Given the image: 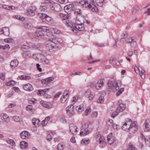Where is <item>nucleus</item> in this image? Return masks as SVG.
<instances>
[{"instance_id": "37", "label": "nucleus", "mask_w": 150, "mask_h": 150, "mask_svg": "<svg viewBox=\"0 0 150 150\" xmlns=\"http://www.w3.org/2000/svg\"><path fill=\"white\" fill-rule=\"evenodd\" d=\"M32 122L34 125L37 126L39 125L40 120L38 119L34 118L33 119Z\"/></svg>"}, {"instance_id": "50", "label": "nucleus", "mask_w": 150, "mask_h": 150, "mask_svg": "<svg viewBox=\"0 0 150 150\" xmlns=\"http://www.w3.org/2000/svg\"><path fill=\"white\" fill-rule=\"evenodd\" d=\"M139 8L138 6H136L134 7L132 11V14H135L137 11L139 10Z\"/></svg>"}, {"instance_id": "58", "label": "nucleus", "mask_w": 150, "mask_h": 150, "mask_svg": "<svg viewBox=\"0 0 150 150\" xmlns=\"http://www.w3.org/2000/svg\"><path fill=\"white\" fill-rule=\"evenodd\" d=\"M97 46L99 47H104L105 45L103 43L97 42L96 43Z\"/></svg>"}, {"instance_id": "10", "label": "nucleus", "mask_w": 150, "mask_h": 150, "mask_svg": "<svg viewBox=\"0 0 150 150\" xmlns=\"http://www.w3.org/2000/svg\"><path fill=\"white\" fill-rule=\"evenodd\" d=\"M36 9V7L33 5L29 8L27 11V15L29 16H33L35 14V11Z\"/></svg>"}, {"instance_id": "7", "label": "nucleus", "mask_w": 150, "mask_h": 150, "mask_svg": "<svg viewBox=\"0 0 150 150\" xmlns=\"http://www.w3.org/2000/svg\"><path fill=\"white\" fill-rule=\"evenodd\" d=\"M69 128L70 132L73 135H76L78 131L77 126L74 123H71L70 125Z\"/></svg>"}, {"instance_id": "1", "label": "nucleus", "mask_w": 150, "mask_h": 150, "mask_svg": "<svg viewBox=\"0 0 150 150\" xmlns=\"http://www.w3.org/2000/svg\"><path fill=\"white\" fill-rule=\"evenodd\" d=\"M50 30L46 26H41L39 27L37 31L35 33V35L38 37L40 36L41 38L44 39H48L50 42L47 44L46 48L50 51L52 48H56L58 47V42L55 40H51L49 39L47 37H50L52 35L50 33L48 34L47 33H49Z\"/></svg>"}, {"instance_id": "24", "label": "nucleus", "mask_w": 150, "mask_h": 150, "mask_svg": "<svg viewBox=\"0 0 150 150\" xmlns=\"http://www.w3.org/2000/svg\"><path fill=\"white\" fill-rule=\"evenodd\" d=\"M29 133L27 131H24L21 133V137L22 139H26L28 137Z\"/></svg>"}, {"instance_id": "61", "label": "nucleus", "mask_w": 150, "mask_h": 150, "mask_svg": "<svg viewBox=\"0 0 150 150\" xmlns=\"http://www.w3.org/2000/svg\"><path fill=\"white\" fill-rule=\"evenodd\" d=\"M32 48L34 50H37L40 47V46L38 45H33L32 46Z\"/></svg>"}, {"instance_id": "18", "label": "nucleus", "mask_w": 150, "mask_h": 150, "mask_svg": "<svg viewBox=\"0 0 150 150\" xmlns=\"http://www.w3.org/2000/svg\"><path fill=\"white\" fill-rule=\"evenodd\" d=\"M104 81L103 79H101L98 81L96 86L97 89L100 88L103 85Z\"/></svg>"}, {"instance_id": "34", "label": "nucleus", "mask_w": 150, "mask_h": 150, "mask_svg": "<svg viewBox=\"0 0 150 150\" xmlns=\"http://www.w3.org/2000/svg\"><path fill=\"white\" fill-rule=\"evenodd\" d=\"M76 110L79 112H81L84 110L83 105L82 104L77 106L76 108Z\"/></svg>"}, {"instance_id": "3", "label": "nucleus", "mask_w": 150, "mask_h": 150, "mask_svg": "<svg viewBox=\"0 0 150 150\" xmlns=\"http://www.w3.org/2000/svg\"><path fill=\"white\" fill-rule=\"evenodd\" d=\"M108 85L109 91H115L121 86V82L120 81H116L114 79H111L108 81Z\"/></svg>"}, {"instance_id": "57", "label": "nucleus", "mask_w": 150, "mask_h": 150, "mask_svg": "<svg viewBox=\"0 0 150 150\" xmlns=\"http://www.w3.org/2000/svg\"><path fill=\"white\" fill-rule=\"evenodd\" d=\"M134 38L133 37L130 38H128L127 39L126 41L127 43H131L134 40Z\"/></svg>"}, {"instance_id": "46", "label": "nucleus", "mask_w": 150, "mask_h": 150, "mask_svg": "<svg viewBox=\"0 0 150 150\" xmlns=\"http://www.w3.org/2000/svg\"><path fill=\"white\" fill-rule=\"evenodd\" d=\"M46 14L45 13H40L38 14V16L41 19H43L45 18Z\"/></svg>"}, {"instance_id": "17", "label": "nucleus", "mask_w": 150, "mask_h": 150, "mask_svg": "<svg viewBox=\"0 0 150 150\" xmlns=\"http://www.w3.org/2000/svg\"><path fill=\"white\" fill-rule=\"evenodd\" d=\"M6 141L9 144V147L10 148L12 149L13 147L15 146V144L13 140L7 138L6 139Z\"/></svg>"}, {"instance_id": "16", "label": "nucleus", "mask_w": 150, "mask_h": 150, "mask_svg": "<svg viewBox=\"0 0 150 150\" xmlns=\"http://www.w3.org/2000/svg\"><path fill=\"white\" fill-rule=\"evenodd\" d=\"M86 94L88 96L89 99L90 100H92L95 96V94L93 92H91L90 90H87L86 91Z\"/></svg>"}, {"instance_id": "33", "label": "nucleus", "mask_w": 150, "mask_h": 150, "mask_svg": "<svg viewBox=\"0 0 150 150\" xmlns=\"http://www.w3.org/2000/svg\"><path fill=\"white\" fill-rule=\"evenodd\" d=\"M50 117L49 116L46 117L45 119L42 121L41 123L42 125L44 126L46 125L48 121L50 120Z\"/></svg>"}, {"instance_id": "4", "label": "nucleus", "mask_w": 150, "mask_h": 150, "mask_svg": "<svg viewBox=\"0 0 150 150\" xmlns=\"http://www.w3.org/2000/svg\"><path fill=\"white\" fill-rule=\"evenodd\" d=\"M33 58L38 61H41L44 64H47L49 62V60L46 58L44 56L40 53H36L32 55Z\"/></svg>"}, {"instance_id": "11", "label": "nucleus", "mask_w": 150, "mask_h": 150, "mask_svg": "<svg viewBox=\"0 0 150 150\" xmlns=\"http://www.w3.org/2000/svg\"><path fill=\"white\" fill-rule=\"evenodd\" d=\"M129 130L130 134H133L135 133L137 130V126L135 122H133L132 123V124L131 125Z\"/></svg>"}, {"instance_id": "51", "label": "nucleus", "mask_w": 150, "mask_h": 150, "mask_svg": "<svg viewBox=\"0 0 150 150\" xmlns=\"http://www.w3.org/2000/svg\"><path fill=\"white\" fill-rule=\"evenodd\" d=\"M64 23L65 24V25L67 27L70 26V23L69 22V21L68 20H66L64 21Z\"/></svg>"}, {"instance_id": "49", "label": "nucleus", "mask_w": 150, "mask_h": 150, "mask_svg": "<svg viewBox=\"0 0 150 150\" xmlns=\"http://www.w3.org/2000/svg\"><path fill=\"white\" fill-rule=\"evenodd\" d=\"M124 89L123 88H121L117 92L116 95L117 96H118L121 94L124 91Z\"/></svg>"}, {"instance_id": "53", "label": "nucleus", "mask_w": 150, "mask_h": 150, "mask_svg": "<svg viewBox=\"0 0 150 150\" xmlns=\"http://www.w3.org/2000/svg\"><path fill=\"white\" fill-rule=\"evenodd\" d=\"M21 48L23 50H28L30 48L29 46L26 45H23L22 46Z\"/></svg>"}, {"instance_id": "44", "label": "nucleus", "mask_w": 150, "mask_h": 150, "mask_svg": "<svg viewBox=\"0 0 150 150\" xmlns=\"http://www.w3.org/2000/svg\"><path fill=\"white\" fill-rule=\"evenodd\" d=\"M104 99L103 96H100L99 97L98 99L97 100V102L98 103H103Z\"/></svg>"}, {"instance_id": "38", "label": "nucleus", "mask_w": 150, "mask_h": 150, "mask_svg": "<svg viewBox=\"0 0 150 150\" xmlns=\"http://www.w3.org/2000/svg\"><path fill=\"white\" fill-rule=\"evenodd\" d=\"M31 53L30 52L28 51L25 52L23 54V56L25 57V58H26L27 57H31Z\"/></svg>"}, {"instance_id": "63", "label": "nucleus", "mask_w": 150, "mask_h": 150, "mask_svg": "<svg viewBox=\"0 0 150 150\" xmlns=\"http://www.w3.org/2000/svg\"><path fill=\"white\" fill-rule=\"evenodd\" d=\"M60 121L63 123L66 122V120L65 119V117L64 116H62L60 118Z\"/></svg>"}, {"instance_id": "52", "label": "nucleus", "mask_w": 150, "mask_h": 150, "mask_svg": "<svg viewBox=\"0 0 150 150\" xmlns=\"http://www.w3.org/2000/svg\"><path fill=\"white\" fill-rule=\"evenodd\" d=\"M44 19H45L47 22H50L51 21V18L46 14Z\"/></svg>"}, {"instance_id": "56", "label": "nucleus", "mask_w": 150, "mask_h": 150, "mask_svg": "<svg viewBox=\"0 0 150 150\" xmlns=\"http://www.w3.org/2000/svg\"><path fill=\"white\" fill-rule=\"evenodd\" d=\"M98 113L97 112H93L91 114V116L93 117H97Z\"/></svg>"}, {"instance_id": "54", "label": "nucleus", "mask_w": 150, "mask_h": 150, "mask_svg": "<svg viewBox=\"0 0 150 150\" xmlns=\"http://www.w3.org/2000/svg\"><path fill=\"white\" fill-rule=\"evenodd\" d=\"M105 138L104 137L100 136V138L98 139V141L100 143H101L102 142L104 141Z\"/></svg>"}, {"instance_id": "59", "label": "nucleus", "mask_w": 150, "mask_h": 150, "mask_svg": "<svg viewBox=\"0 0 150 150\" xmlns=\"http://www.w3.org/2000/svg\"><path fill=\"white\" fill-rule=\"evenodd\" d=\"M9 48V46L8 45H4L1 46V49L3 50H5L6 48Z\"/></svg>"}, {"instance_id": "40", "label": "nucleus", "mask_w": 150, "mask_h": 150, "mask_svg": "<svg viewBox=\"0 0 150 150\" xmlns=\"http://www.w3.org/2000/svg\"><path fill=\"white\" fill-rule=\"evenodd\" d=\"M64 148V146L61 143H59L57 146L58 150H63Z\"/></svg>"}, {"instance_id": "36", "label": "nucleus", "mask_w": 150, "mask_h": 150, "mask_svg": "<svg viewBox=\"0 0 150 150\" xmlns=\"http://www.w3.org/2000/svg\"><path fill=\"white\" fill-rule=\"evenodd\" d=\"M28 146L27 142L25 141H22L20 143L21 147L22 149L26 148Z\"/></svg>"}, {"instance_id": "28", "label": "nucleus", "mask_w": 150, "mask_h": 150, "mask_svg": "<svg viewBox=\"0 0 150 150\" xmlns=\"http://www.w3.org/2000/svg\"><path fill=\"white\" fill-rule=\"evenodd\" d=\"M55 133L52 131H48L47 133V139L48 141H50L52 139V136L54 135Z\"/></svg>"}, {"instance_id": "47", "label": "nucleus", "mask_w": 150, "mask_h": 150, "mask_svg": "<svg viewBox=\"0 0 150 150\" xmlns=\"http://www.w3.org/2000/svg\"><path fill=\"white\" fill-rule=\"evenodd\" d=\"M13 120L17 122H20L21 121V119L19 117L15 116L13 117Z\"/></svg>"}, {"instance_id": "23", "label": "nucleus", "mask_w": 150, "mask_h": 150, "mask_svg": "<svg viewBox=\"0 0 150 150\" xmlns=\"http://www.w3.org/2000/svg\"><path fill=\"white\" fill-rule=\"evenodd\" d=\"M144 125L145 128V130L147 131L150 129V120H147L145 121Z\"/></svg>"}, {"instance_id": "12", "label": "nucleus", "mask_w": 150, "mask_h": 150, "mask_svg": "<svg viewBox=\"0 0 150 150\" xmlns=\"http://www.w3.org/2000/svg\"><path fill=\"white\" fill-rule=\"evenodd\" d=\"M50 8L52 10L56 11H59L61 9V6L57 3H54L50 6Z\"/></svg>"}, {"instance_id": "14", "label": "nucleus", "mask_w": 150, "mask_h": 150, "mask_svg": "<svg viewBox=\"0 0 150 150\" xmlns=\"http://www.w3.org/2000/svg\"><path fill=\"white\" fill-rule=\"evenodd\" d=\"M74 9V5L72 4L67 5L64 8V10L67 13L71 11H73Z\"/></svg>"}, {"instance_id": "43", "label": "nucleus", "mask_w": 150, "mask_h": 150, "mask_svg": "<svg viewBox=\"0 0 150 150\" xmlns=\"http://www.w3.org/2000/svg\"><path fill=\"white\" fill-rule=\"evenodd\" d=\"M26 110L28 111H32L34 110L33 106L31 105H28L26 107Z\"/></svg>"}, {"instance_id": "42", "label": "nucleus", "mask_w": 150, "mask_h": 150, "mask_svg": "<svg viewBox=\"0 0 150 150\" xmlns=\"http://www.w3.org/2000/svg\"><path fill=\"white\" fill-rule=\"evenodd\" d=\"M144 141L145 142L146 144L150 146V137L147 138L144 137Z\"/></svg>"}, {"instance_id": "55", "label": "nucleus", "mask_w": 150, "mask_h": 150, "mask_svg": "<svg viewBox=\"0 0 150 150\" xmlns=\"http://www.w3.org/2000/svg\"><path fill=\"white\" fill-rule=\"evenodd\" d=\"M74 13L76 14H81V10L78 9H76L74 11Z\"/></svg>"}, {"instance_id": "27", "label": "nucleus", "mask_w": 150, "mask_h": 150, "mask_svg": "<svg viewBox=\"0 0 150 150\" xmlns=\"http://www.w3.org/2000/svg\"><path fill=\"white\" fill-rule=\"evenodd\" d=\"M18 64V62L17 59H14L12 60L11 62V66L12 67L17 66Z\"/></svg>"}, {"instance_id": "5", "label": "nucleus", "mask_w": 150, "mask_h": 150, "mask_svg": "<svg viewBox=\"0 0 150 150\" xmlns=\"http://www.w3.org/2000/svg\"><path fill=\"white\" fill-rule=\"evenodd\" d=\"M70 29L74 33H76L77 30L79 31H83L84 30V28L83 24L80 25L72 24V26H70Z\"/></svg>"}, {"instance_id": "26", "label": "nucleus", "mask_w": 150, "mask_h": 150, "mask_svg": "<svg viewBox=\"0 0 150 150\" xmlns=\"http://www.w3.org/2000/svg\"><path fill=\"white\" fill-rule=\"evenodd\" d=\"M113 124V120H109L107 122V127L109 129H112Z\"/></svg>"}, {"instance_id": "8", "label": "nucleus", "mask_w": 150, "mask_h": 150, "mask_svg": "<svg viewBox=\"0 0 150 150\" xmlns=\"http://www.w3.org/2000/svg\"><path fill=\"white\" fill-rule=\"evenodd\" d=\"M132 121L131 119L127 118L122 126V129L124 130L129 129L131 127V125L132 124Z\"/></svg>"}, {"instance_id": "13", "label": "nucleus", "mask_w": 150, "mask_h": 150, "mask_svg": "<svg viewBox=\"0 0 150 150\" xmlns=\"http://www.w3.org/2000/svg\"><path fill=\"white\" fill-rule=\"evenodd\" d=\"M69 95V91H65L63 94V96L60 99L61 102L62 103L66 102Z\"/></svg>"}, {"instance_id": "41", "label": "nucleus", "mask_w": 150, "mask_h": 150, "mask_svg": "<svg viewBox=\"0 0 150 150\" xmlns=\"http://www.w3.org/2000/svg\"><path fill=\"white\" fill-rule=\"evenodd\" d=\"M40 103L43 107H45L48 108H50V105L46 102L42 101H40Z\"/></svg>"}, {"instance_id": "60", "label": "nucleus", "mask_w": 150, "mask_h": 150, "mask_svg": "<svg viewBox=\"0 0 150 150\" xmlns=\"http://www.w3.org/2000/svg\"><path fill=\"white\" fill-rule=\"evenodd\" d=\"M78 97L77 96H74L73 98V100H72V102L75 103L78 100Z\"/></svg>"}, {"instance_id": "19", "label": "nucleus", "mask_w": 150, "mask_h": 150, "mask_svg": "<svg viewBox=\"0 0 150 150\" xmlns=\"http://www.w3.org/2000/svg\"><path fill=\"white\" fill-rule=\"evenodd\" d=\"M49 88H45L43 89L39 90L37 93L38 95H39L40 96L45 95V94L46 92L48 91H49Z\"/></svg>"}, {"instance_id": "21", "label": "nucleus", "mask_w": 150, "mask_h": 150, "mask_svg": "<svg viewBox=\"0 0 150 150\" xmlns=\"http://www.w3.org/2000/svg\"><path fill=\"white\" fill-rule=\"evenodd\" d=\"M107 138L108 142L109 144H111L114 142V137H112V133L108 135Z\"/></svg>"}, {"instance_id": "32", "label": "nucleus", "mask_w": 150, "mask_h": 150, "mask_svg": "<svg viewBox=\"0 0 150 150\" xmlns=\"http://www.w3.org/2000/svg\"><path fill=\"white\" fill-rule=\"evenodd\" d=\"M18 78L21 80H28L30 79H31L30 76H27L25 75L20 76H18Z\"/></svg>"}, {"instance_id": "25", "label": "nucleus", "mask_w": 150, "mask_h": 150, "mask_svg": "<svg viewBox=\"0 0 150 150\" xmlns=\"http://www.w3.org/2000/svg\"><path fill=\"white\" fill-rule=\"evenodd\" d=\"M89 133V130H88L87 128H83L81 129L80 132V134L81 136H85L88 134Z\"/></svg>"}, {"instance_id": "64", "label": "nucleus", "mask_w": 150, "mask_h": 150, "mask_svg": "<svg viewBox=\"0 0 150 150\" xmlns=\"http://www.w3.org/2000/svg\"><path fill=\"white\" fill-rule=\"evenodd\" d=\"M128 35V33L126 32H125L123 33L122 35V38H125L127 37Z\"/></svg>"}, {"instance_id": "20", "label": "nucleus", "mask_w": 150, "mask_h": 150, "mask_svg": "<svg viewBox=\"0 0 150 150\" xmlns=\"http://www.w3.org/2000/svg\"><path fill=\"white\" fill-rule=\"evenodd\" d=\"M1 117L2 119L6 122H9L10 119L9 116L6 114L2 113L1 114Z\"/></svg>"}, {"instance_id": "29", "label": "nucleus", "mask_w": 150, "mask_h": 150, "mask_svg": "<svg viewBox=\"0 0 150 150\" xmlns=\"http://www.w3.org/2000/svg\"><path fill=\"white\" fill-rule=\"evenodd\" d=\"M145 71L144 70L141 68L139 69L138 73L140 74V76L143 79H144L145 77Z\"/></svg>"}, {"instance_id": "6", "label": "nucleus", "mask_w": 150, "mask_h": 150, "mask_svg": "<svg viewBox=\"0 0 150 150\" xmlns=\"http://www.w3.org/2000/svg\"><path fill=\"white\" fill-rule=\"evenodd\" d=\"M119 106L115 111L113 112L111 114V117L114 118L120 111H122L125 108V105L123 103L118 104Z\"/></svg>"}, {"instance_id": "62", "label": "nucleus", "mask_w": 150, "mask_h": 150, "mask_svg": "<svg viewBox=\"0 0 150 150\" xmlns=\"http://www.w3.org/2000/svg\"><path fill=\"white\" fill-rule=\"evenodd\" d=\"M59 1L61 4H66L68 2V0H58Z\"/></svg>"}, {"instance_id": "39", "label": "nucleus", "mask_w": 150, "mask_h": 150, "mask_svg": "<svg viewBox=\"0 0 150 150\" xmlns=\"http://www.w3.org/2000/svg\"><path fill=\"white\" fill-rule=\"evenodd\" d=\"M96 2L97 5L100 6L101 7L103 5V2L104 1V0H96Z\"/></svg>"}, {"instance_id": "22", "label": "nucleus", "mask_w": 150, "mask_h": 150, "mask_svg": "<svg viewBox=\"0 0 150 150\" xmlns=\"http://www.w3.org/2000/svg\"><path fill=\"white\" fill-rule=\"evenodd\" d=\"M23 88L25 90L28 91H30L33 89L32 85L30 83H27L24 85Z\"/></svg>"}, {"instance_id": "48", "label": "nucleus", "mask_w": 150, "mask_h": 150, "mask_svg": "<svg viewBox=\"0 0 150 150\" xmlns=\"http://www.w3.org/2000/svg\"><path fill=\"white\" fill-rule=\"evenodd\" d=\"M15 83V82L13 80H11L6 82V84L7 86H13Z\"/></svg>"}, {"instance_id": "30", "label": "nucleus", "mask_w": 150, "mask_h": 150, "mask_svg": "<svg viewBox=\"0 0 150 150\" xmlns=\"http://www.w3.org/2000/svg\"><path fill=\"white\" fill-rule=\"evenodd\" d=\"M59 16L60 18L63 21L68 18V16L67 14L60 13Z\"/></svg>"}, {"instance_id": "9", "label": "nucleus", "mask_w": 150, "mask_h": 150, "mask_svg": "<svg viewBox=\"0 0 150 150\" xmlns=\"http://www.w3.org/2000/svg\"><path fill=\"white\" fill-rule=\"evenodd\" d=\"M67 114L70 116L74 115L75 112L74 110V106L72 104H71L66 108Z\"/></svg>"}, {"instance_id": "15", "label": "nucleus", "mask_w": 150, "mask_h": 150, "mask_svg": "<svg viewBox=\"0 0 150 150\" xmlns=\"http://www.w3.org/2000/svg\"><path fill=\"white\" fill-rule=\"evenodd\" d=\"M54 78L53 77H50L41 80V82L42 83L47 84L53 80Z\"/></svg>"}, {"instance_id": "31", "label": "nucleus", "mask_w": 150, "mask_h": 150, "mask_svg": "<svg viewBox=\"0 0 150 150\" xmlns=\"http://www.w3.org/2000/svg\"><path fill=\"white\" fill-rule=\"evenodd\" d=\"M2 29H3L4 33L6 35H9V29L8 27H5L3 28Z\"/></svg>"}, {"instance_id": "35", "label": "nucleus", "mask_w": 150, "mask_h": 150, "mask_svg": "<svg viewBox=\"0 0 150 150\" xmlns=\"http://www.w3.org/2000/svg\"><path fill=\"white\" fill-rule=\"evenodd\" d=\"M89 142V140L88 139H86V138L83 139L81 142V144L82 145H84L88 144Z\"/></svg>"}, {"instance_id": "45", "label": "nucleus", "mask_w": 150, "mask_h": 150, "mask_svg": "<svg viewBox=\"0 0 150 150\" xmlns=\"http://www.w3.org/2000/svg\"><path fill=\"white\" fill-rule=\"evenodd\" d=\"M91 112V108L88 107L86 109L85 113V114L87 116Z\"/></svg>"}, {"instance_id": "2", "label": "nucleus", "mask_w": 150, "mask_h": 150, "mask_svg": "<svg viewBox=\"0 0 150 150\" xmlns=\"http://www.w3.org/2000/svg\"><path fill=\"white\" fill-rule=\"evenodd\" d=\"M94 0H83L79 2V5L83 7H88L90 10L96 11L98 8L94 4Z\"/></svg>"}]
</instances>
